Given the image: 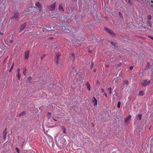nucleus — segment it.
<instances>
[{
    "instance_id": "nucleus-1",
    "label": "nucleus",
    "mask_w": 153,
    "mask_h": 153,
    "mask_svg": "<svg viewBox=\"0 0 153 153\" xmlns=\"http://www.w3.org/2000/svg\"><path fill=\"white\" fill-rule=\"evenodd\" d=\"M19 13L18 12H15L14 16L12 17V20L13 21H16L19 20Z\"/></svg>"
},
{
    "instance_id": "nucleus-22",
    "label": "nucleus",
    "mask_w": 153,
    "mask_h": 153,
    "mask_svg": "<svg viewBox=\"0 0 153 153\" xmlns=\"http://www.w3.org/2000/svg\"><path fill=\"white\" fill-rule=\"evenodd\" d=\"M48 119H50V118L51 115V113L49 112H48Z\"/></svg>"
},
{
    "instance_id": "nucleus-37",
    "label": "nucleus",
    "mask_w": 153,
    "mask_h": 153,
    "mask_svg": "<svg viewBox=\"0 0 153 153\" xmlns=\"http://www.w3.org/2000/svg\"><path fill=\"white\" fill-rule=\"evenodd\" d=\"M20 69L19 68H18L17 69V71L18 73H19Z\"/></svg>"
},
{
    "instance_id": "nucleus-45",
    "label": "nucleus",
    "mask_w": 153,
    "mask_h": 153,
    "mask_svg": "<svg viewBox=\"0 0 153 153\" xmlns=\"http://www.w3.org/2000/svg\"><path fill=\"white\" fill-rule=\"evenodd\" d=\"M53 120L55 121H56L57 120L56 119H55V118H53Z\"/></svg>"
},
{
    "instance_id": "nucleus-8",
    "label": "nucleus",
    "mask_w": 153,
    "mask_h": 153,
    "mask_svg": "<svg viewBox=\"0 0 153 153\" xmlns=\"http://www.w3.org/2000/svg\"><path fill=\"white\" fill-rule=\"evenodd\" d=\"M97 100L94 97L93 99L92 100V104L94 106H96L97 105Z\"/></svg>"
},
{
    "instance_id": "nucleus-17",
    "label": "nucleus",
    "mask_w": 153,
    "mask_h": 153,
    "mask_svg": "<svg viewBox=\"0 0 153 153\" xmlns=\"http://www.w3.org/2000/svg\"><path fill=\"white\" fill-rule=\"evenodd\" d=\"M131 117V115H129L128 117L127 118L126 120V121L127 122V121H128V120L130 119V118Z\"/></svg>"
},
{
    "instance_id": "nucleus-46",
    "label": "nucleus",
    "mask_w": 153,
    "mask_h": 153,
    "mask_svg": "<svg viewBox=\"0 0 153 153\" xmlns=\"http://www.w3.org/2000/svg\"><path fill=\"white\" fill-rule=\"evenodd\" d=\"M22 114H25V112H24V111H23V112H22Z\"/></svg>"
},
{
    "instance_id": "nucleus-23",
    "label": "nucleus",
    "mask_w": 153,
    "mask_h": 153,
    "mask_svg": "<svg viewBox=\"0 0 153 153\" xmlns=\"http://www.w3.org/2000/svg\"><path fill=\"white\" fill-rule=\"evenodd\" d=\"M20 74L19 73H18L17 74V76L18 77V78L19 80L20 79Z\"/></svg>"
},
{
    "instance_id": "nucleus-6",
    "label": "nucleus",
    "mask_w": 153,
    "mask_h": 153,
    "mask_svg": "<svg viewBox=\"0 0 153 153\" xmlns=\"http://www.w3.org/2000/svg\"><path fill=\"white\" fill-rule=\"evenodd\" d=\"M60 55L59 54H57L56 55V58L55 59L56 60V62L57 65H58L59 62V57Z\"/></svg>"
},
{
    "instance_id": "nucleus-3",
    "label": "nucleus",
    "mask_w": 153,
    "mask_h": 153,
    "mask_svg": "<svg viewBox=\"0 0 153 153\" xmlns=\"http://www.w3.org/2000/svg\"><path fill=\"white\" fill-rule=\"evenodd\" d=\"M150 82V80H148L147 79H144L142 83L143 86H146L149 85Z\"/></svg>"
},
{
    "instance_id": "nucleus-5",
    "label": "nucleus",
    "mask_w": 153,
    "mask_h": 153,
    "mask_svg": "<svg viewBox=\"0 0 153 153\" xmlns=\"http://www.w3.org/2000/svg\"><path fill=\"white\" fill-rule=\"evenodd\" d=\"M29 51H27L25 53L24 57L25 59H27L29 57Z\"/></svg>"
},
{
    "instance_id": "nucleus-12",
    "label": "nucleus",
    "mask_w": 153,
    "mask_h": 153,
    "mask_svg": "<svg viewBox=\"0 0 153 153\" xmlns=\"http://www.w3.org/2000/svg\"><path fill=\"white\" fill-rule=\"evenodd\" d=\"M86 85L87 86V88H88V90L89 91L91 89V87L90 85L89 84V83L88 82H87L86 84Z\"/></svg>"
},
{
    "instance_id": "nucleus-31",
    "label": "nucleus",
    "mask_w": 153,
    "mask_h": 153,
    "mask_svg": "<svg viewBox=\"0 0 153 153\" xmlns=\"http://www.w3.org/2000/svg\"><path fill=\"white\" fill-rule=\"evenodd\" d=\"M111 43L112 45L114 46H115V44L114 42H111Z\"/></svg>"
},
{
    "instance_id": "nucleus-7",
    "label": "nucleus",
    "mask_w": 153,
    "mask_h": 153,
    "mask_svg": "<svg viewBox=\"0 0 153 153\" xmlns=\"http://www.w3.org/2000/svg\"><path fill=\"white\" fill-rule=\"evenodd\" d=\"M104 29L105 30L111 34H113V32L110 29H108L106 27H105Z\"/></svg>"
},
{
    "instance_id": "nucleus-47",
    "label": "nucleus",
    "mask_w": 153,
    "mask_h": 153,
    "mask_svg": "<svg viewBox=\"0 0 153 153\" xmlns=\"http://www.w3.org/2000/svg\"><path fill=\"white\" fill-rule=\"evenodd\" d=\"M33 7V4H32V6H31V7Z\"/></svg>"
},
{
    "instance_id": "nucleus-19",
    "label": "nucleus",
    "mask_w": 153,
    "mask_h": 153,
    "mask_svg": "<svg viewBox=\"0 0 153 153\" xmlns=\"http://www.w3.org/2000/svg\"><path fill=\"white\" fill-rule=\"evenodd\" d=\"M57 47L56 46L55 44H53L52 45L51 48L52 49H55Z\"/></svg>"
},
{
    "instance_id": "nucleus-27",
    "label": "nucleus",
    "mask_w": 153,
    "mask_h": 153,
    "mask_svg": "<svg viewBox=\"0 0 153 153\" xmlns=\"http://www.w3.org/2000/svg\"><path fill=\"white\" fill-rule=\"evenodd\" d=\"M124 82L125 84L128 85V81L127 80H125L124 81Z\"/></svg>"
},
{
    "instance_id": "nucleus-39",
    "label": "nucleus",
    "mask_w": 153,
    "mask_h": 153,
    "mask_svg": "<svg viewBox=\"0 0 153 153\" xmlns=\"http://www.w3.org/2000/svg\"><path fill=\"white\" fill-rule=\"evenodd\" d=\"M31 79L32 78L31 77H28V79L29 80H31Z\"/></svg>"
},
{
    "instance_id": "nucleus-40",
    "label": "nucleus",
    "mask_w": 153,
    "mask_h": 153,
    "mask_svg": "<svg viewBox=\"0 0 153 153\" xmlns=\"http://www.w3.org/2000/svg\"><path fill=\"white\" fill-rule=\"evenodd\" d=\"M105 66L106 68H108L109 67V65H105Z\"/></svg>"
},
{
    "instance_id": "nucleus-30",
    "label": "nucleus",
    "mask_w": 153,
    "mask_h": 153,
    "mask_svg": "<svg viewBox=\"0 0 153 153\" xmlns=\"http://www.w3.org/2000/svg\"><path fill=\"white\" fill-rule=\"evenodd\" d=\"M16 150L18 153H19V150L18 148H16Z\"/></svg>"
},
{
    "instance_id": "nucleus-41",
    "label": "nucleus",
    "mask_w": 153,
    "mask_h": 153,
    "mask_svg": "<svg viewBox=\"0 0 153 153\" xmlns=\"http://www.w3.org/2000/svg\"><path fill=\"white\" fill-rule=\"evenodd\" d=\"M6 59H4V61H3V62H4V64L5 63H6Z\"/></svg>"
},
{
    "instance_id": "nucleus-9",
    "label": "nucleus",
    "mask_w": 153,
    "mask_h": 153,
    "mask_svg": "<svg viewBox=\"0 0 153 153\" xmlns=\"http://www.w3.org/2000/svg\"><path fill=\"white\" fill-rule=\"evenodd\" d=\"M26 23H24L22 25L20 28V31H22L25 28L26 26Z\"/></svg>"
},
{
    "instance_id": "nucleus-34",
    "label": "nucleus",
    "mask_w": 153,
    "mask_h": 153,
    "mask_svg": "<svg viewBox=\"0 0 153 153\" xmlns=\"http://www.w3.org/2000/svg\"><path fill=\"white\" fill-rule=\"evenodd\" d=\"M128 2L130 4H131V0H128Z\"/></svg>"
},
{
    "instance_id": "nucleus-16",
    "label": "nucleus",
    "mask_w": 153,
    "mask_h": 153,
    "mask_svg": "<svg viewBox=\"0 0 153 153\" xmlns=\"http://www.w3.org/2000/svg\"><path fill=\"white\" fill-rule=\"evenodd\" d=\"M62 129L63 130V132L64 133H66V129L65 127L64 126H62Z\"/></svg>"
},
{
    "instance_id": "nucleus-38",
    "label": "nucleus",
    "mask_w": 153,
    "mask_h": 153,
    "mask_svg": "<svg viewBox=\"0 0 153 153\" xmlns=\"http://www.w3.org/2000/svg\"><path fill=\"white\" fill-rule=\"evenodd\" d=\"M104 94V95H105V97H107V94H106L105 93Z\"/></svg>"
},
{
    "instance_id": "nucleus-32",
    "label": "nucleus",
    "mask_w": 153,
    "mask_h": 153,
    "mask_svg": "<svg viewBox=\"0 0 153 153\" xmlns=\"http://www.w3.org/2000/svg\"><path fill=\"white\" fill-rule=\"evenodd\" d=\"M134 68V67L133 66H131L129 68V69L130 70H132Z\"/></svg>"
},
{
    "instance_id": "nucleus-49",
    "label": "nucleus",
    "mask_w": 153,
    "mask_h": 153,
    "mask_svg": "<svg viewBox=\"0 0 153 153\" xmlns=\"http://www.w3.org/2000/svg\"><path fill=\"white\" fill-rule=\"evenodd\" d=\"M125 1H126L127 0H125Z\"/></svg>"
},
{
    "instance_id": "nucleus-18",
    "label": "nucleus",
    "mask_w": 153,
    "mask_h": 153,
    "mask_svg": "<svg viewBox=\"0 0 153 153\" xmlns=\"http://www.w3.org/2000/svg\"><path fill=\"white\" fill-rule=\"evenodd\" d=\"M108 90L109 91V94H112L111 91L112 88L111 87H110L108 88Z\"/></svg>"
},
{
    "instance_id": "nucleus-20",
    "label": "nucleus",
    "mask_w": 153,
    "mask_h": 153,
    "mask_svg": "<svg viewBox=\"0 0 153 153\" xmlns=\"http://www.w3.org/2000/svg\"><path fill=\"white\" fill-rule=\"evenodd\" d=\"M147 24L150 27H151L152 26V24L151 22L150 21H148L147 22Z\"/></svg>"
},
{
    "instance_id": "nucleus-11",
    "label": "nucleus",
    "mask_w": 153,
    "mask_h": 153,
    "mask_svg": "<svg viewBox=\"0 0 153 153\" xmlns=\"http://www.w3.org/2000/svg\"><path fill=\"white\" fill-rule=\"evenodd\" d=\"M62 29L65 32L69 33L70 32L69 29H66V28L64 26L62 27Z\"/></svg>"
},
{
    "instance_id": "nucleus-14",
    "label": "nucleus",
    "mask_w": 153,
    "mask_h": 153,
    "mask_svg": "<svg viewBox=\"0 0 153 153\" xmlns=\"http://www.w3.org/2000/svg\"><path fill=\"white\" fill-rule=\"evenodd\" d=\"M144 92L143 91H141L139 92V95L141 96L144 95Z\"/></svg>"
},
{
    "instance_id": "nucleus-4",
    "label": "nucleus",
    "mask_w": 153,
    "mask_h": 153,
    "mask_svg": "<svg viewBox=\"0 0 153 153\" xmlns=\"http://www.w3.org/2000/svg\"><path fill=\"white\" fill-rule=\"evenodd\" d=\"M56 7V3L54 2L53 4L50 5L48 7L49 9L51 11L53 10H55Z\"/></svg>"
},
{
    "instance_id": "nucleus-42",
    "label": "nucleus",
    "mask_w": 153,
    "mask_h": 153,
    "mask_svg": "<svg viewBox=\"0 0 153 153\" xmlns=\"http://www.w3.org/2000/svg\"><path fill=\"white\" fill-rule=\"evenodd\" d=\"M149 37L150 38H151V39H152L153 40V37L150 36H149Z\"/></svg>"
},
{
    "instance_id": "nucleus-43",
    "label": "nucleus",
    "mask_w": 153,
    "mask_h": 153,
    "mask_svg": "<svg viewBox=\"0 0 153 153\" xmlns=\"http://www.w3.org/2000/svg\"><path fill=\"white\" fill-rule=\"evenodd\" d=\"M0 35H3V33H1V32H0Z\"/></svg>"
},
{
    "instance_id": "nucleus-36",
    "label": "nucleus",
    "mask_w": 153,
    "mask_h": 153,
    "mask_svg": "<svg viewBox=\"0 0 153 153\" xmlns=\"http://www.w3.org/2000/svg\"><path fill=\"white\" fill-rule=\"evenodd\" d=\"M13 42V40H10L9 41V42L10 43H11L12 42Z\"/></svg>"
},
{
    "instance_id": "nucleus-21",
    "label": "nucleus",
    "mask_w": 153,
    "mask_h": 153,
    "mask_svg": "<svg viewBox=\"0 0 153 153\" xmlns=\"http://www.w3.org/2000/svg\"><path fill=\"white\" fill-rule=\"evenodd\" d=\"M121 104V102H118L117 105V107L118 108H120V107Z\"/></svg>"
},
{
    "instance_id": "nucleus-15",
    "label": "nucleus",
    "mask_w": 153,
    "mask_h": 153,
    "mask_svg": "<svg viewBox=\"0 0 153 153\" xmlns=\"http://www.w3.org/2000/svg\"><path fill=\"white\" fill-rule=\"evenodd\" d=\"M26 73H27L26 68H24V71H23V74L25 75H26Z\"/></svg>"
},
{
    "instance_id": "nucleus-26",
    "label": "nucleus",
    "mask_w": 153,
    "mask_h": 153,
    "mask_svg": "<svg viewBox=\"0 0 153 153\" xmlns=\"http://www.w3.org/2000/svg\"><path fill=\"white\" fill-rule=\"evenodd\" d=\"M119 16L120 18H123V15L120 12H119Z\"/></svg>"
},
{
    "instance_id": "nucleus-48",
    "label": "nucleus",
    "mask_w": 153,
    "mask_h": 153,
    "mask_svg": "<svg viewBox=\"0 0 153 153\" xmlns=\"http://www.w3.org/2000/svg\"><path fill=\"white\" fill-rule=\"evenodd\" d=\"M67 147H68V146H66V148H67Z\"/></svg>"
},
{
    "instance_id": "nucleus-29",
    "label": "nucleus",
    "mask_w": 153,
    "mask_h": 153,
    "mask_svg": "<svg viewBox=\"0 0 153 153\" xmlns=\"http://www.w3.org/2000/svg\"><path fill=\"white\" fill-rule=\"evenodd\" d=\"M148 19L149 20H150L152 19V16L151 15L149 16H148Z\"/></svg>"
},
{
    "instance_id": "nucleus-2",
    "label": "nucleus",
    "mask_w": 153,
    "mask_h": 153,
    "mask_svg": "<svg viewBox=\"0 0 153 153\" xmlns=\"http://www.w3.org/2000/svg\"><path fill=\"white\" fill-rule=\"evenodd\" d=\"M35 6L36 7V8L37 9V12H41L42 9V6L40 3L38 2H36L35 3Z\"/></svg>"
},
{
    "instance_id": "nucleus-13",
    "label": "nucleus",
    "mask_w": 153,
    "mask_h": 153,
    "mask_svg": "<svg viewBox=\"0 0 153 153\" xmlns=\"http://www.w3.org/2000/svg\"><path fill=\"white\" fill-rule=\"evenodd\" d=\"M59 10L62 11V12L64 11V9L63 8L62 4H60L59 6Z\"/></svg>"
},
{
    "instance_id": "nucleus-44",
    "label": "nucleus",
    "mask_w": 153,
    "mask_h": 153,
    "mask_svg": "<svg viewBox=\"0 0 153 153\" xmlns=\"http://www.w3.org/2000/svg\"><path fill=\"white\" fill-rule=\"evenodd\" d=\"M46 28H45L43 30V32L45 30H46Z\"/></svg>"
},
{
    "instance_id": "nucleus-10",
    "label": "nucleus",
    "mask_w": 153,
    "mask_h": 153,
    "mask_svg": "<svg viewBox=\"0 0 153 153\" xmlns=\"http://www.w3.org/2000/svg\"><path fill=\"white\" fill-rule=\"evenodd\" d=\"M7 128H5L3 131V138L4 139L6 138V136L7 135Z\"/></svg>"
},
{
    "instance_id": "nucleus-28",
    "label": "nucleus",
    "mask_w": 153,
    "mask_h": 153,
    "mask_svg": "<svg viewBox=\"0 0 153 153\" xmlns=\"http://www.w3.org/2000/svg\"><path fill=\"white\" fill-rule=\"evenodd\" d=\"M71 55H72V56L73 57V59L74 60L75 58V55L74 54L72 53V54H71Z\"/></svg>"
},
{
    "instance_id": "nucleus-33",
    "label": "nucleus",
    "mask_w": 153,
    "mask_h": 153,
    "mask_svg": "<svg viewBox=\"0 0 153 153\" xmlns=\"http://www.w3.org/2000/svg\"><path fill=\"white\" fill-rule=\"evenodd\" d=\"M45 55H44L43 56H42L41 57V59H42L43 58H44L45 56Z\"/></svg>"
},
{
    "instance_id": "nucleus-24",
    "label": "nucleus",
    "mask_w": 153,
    "mask_h": 153,
    "mask_svg": "<svg viewBox=\"0 0 153 153\" xmlns=\"http://www.w3.org/2000/svg\"><path fill=\"white\" fill-rule=\"evenodd\" d=\"M13 65H14V64L13 63L10 68V70H9V72H11V70L13 68Z\"/></svg>"
},
{
    "instance_id": "nucleus-35",
    "label": "nucleus",
    "mask_w": 153,
    "mask_h": 153,
    "mask_svg": "<svg viewBox=\"0 0 153 153\" xmlns=\"http://www.w3.org/2000/svg\"><path fill=\"white\" fill-rule=\"evenodd\" d=\"M101 91H102V93H103L105 91H104V90L102 88L101 89Z\"/></svg>"
},
{
    "instance_id": "nucleus-25",
    "label": "nucleus",
    "mask_w": 153,
    "mask_h": 153,
    "mask_svg": "<svg viewBox=\"0 0 153 153\" xmlns=\"http://www.w3.org/2000/svg\"><path fill=\"white\" fill-rule=\"evenodd\" d=\"M138 117L139 118L140 120H141L142 118V115L141 114H139Z\"/></svg>"
}]
</instances>
